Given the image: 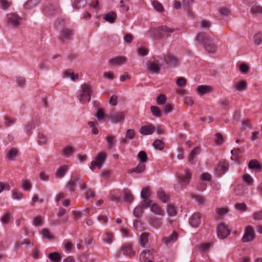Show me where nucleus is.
<instances>
[{
	"instance_id": "29",
	"label": "nucleus",
	"mask_w": 262,
	"mask_h": 262,
	"mask_svg": "<svg viewBox=\"0 0 262 262\" xmlns=\"http://www.w3.org/2000/svg\"><path fill=\"white\" fill-rule=\"evenodd\" d=\"M248 167L251 169L260 171L262 168V165L260 164L257 160H252L249 162Z\"/></svg>"
},
{
	"instance_id": "1",
	"label": "nucleus",
	"mask_w": 262,
	"mask_h": 262,
	"mask_svg": "<svg viewBox=\"0 0 262 262\" xmlns=\"http://www.w3.org/2000/svg\"><path fill=\"white\" fill-rule=\"evenodd\" d=\"M195 39L203 44L205 50L209 53H215L217 46L212 42L214 40V36L212 33L208 34L205 32H200L196 36Z\"/></svg>"
},
{
	"instance_id": "63",
	"label": "nucleus",
	"mask_w": 262,
	"mask_h": 262,
	"mask_svg": "<svg viewBox=\"0 0 262 262\" xmlns=\"http://www.w3.org/2000/svg\"><path fill=\"white\" fill-rule=\"evenodd\" d=\"M134 39V36L129 33H126L124 36V41L127 43H130Z\"/></svg>"
},
{
	"instance_id": "13",
	"label": "nucleus",
	"mask_w": 262,
	"mask_h": 262,
	"mask_svg": "<svg viewBox=\"0 0 262 262\" xmlns=\"http://www.w3.org/2000/svg\"><path fill=\"white\" fill-rule=\"evenodd\" d=\"M156 130L154 125L150 123L147 125L141 126L140 129V133L143 135H151Z\"/></svg>"
},
{
	"instance_id": "51",
	"label": "nucleus",
	"mask_w": 262,
	"mask_h": 262,
	"mask_svg": "<svg viewBox=\"0 0 262 262\" xmlns=\"http://www.w3.org/2000/svg\"><path fill=\"white\" fill-rule=\"evenodd\" d=\"M192 198L195 199L199 205L204 204L206 201L205 198L201 195L194 194L192 195Z\"/></svg>"
},
{
	"instance_id": "24",
	"label": "nucleus",
	"mask_w": 262,
	"mask_h": 262,
	"mask_svg": "<svg viewBox=\"0 0 262 262\" xmlns=\"http://www.w3.org/2000/svg\"><path fill=\"white\" fill-rule=\"evenodd\" d=\"M149 207L151 211L155 214L162 216L164 215V211L158 204L152 203Z\"/></svg>"
},
{
	"instance_id": "14",
	"label": "nucleus",
	"mask_w": 262,
	"mask_h": 262,
	"mask_svg": "<svg viewBox=\"0 0 262 262\" xmlns=\"http://www.w3.org/2000/svg\"><path fill=\"white\" fill-rule=\"evenodd\" d=\"M148 223L153 227L158 229L162 225V219L151 215L148 220Z\"/></svg>"
},
{
	"instance_id": "42",
	"label": "nucleus",
	"mask_w": 262,
	"mask_h": 262,
	"mask_svg": "<svg viewBox=\"0 0 262 262\" xmlns=\"http://www.w3.org/2000/svg\"><path fill=\"white\" fill-rule=\"evenodd\" d=\"M134 199V196L130 191H124L123 195V200H124V201L128 203H131L133 201Z\"/></svg>"
},
{
	"instance_id": "7",
	"label": "nucleus",
	"mask_w": 262,
	"mask_h": 262,
	"mask_svg": "<svg viewBox=\"0 0 262 262\" xmlns=\"http://www.w3.org/2000/svg\"><path fill=\"white\" fill-rule=\"evenodd\" d=\"M165 63L170 68H174L179 64V61L176 56L168 53L163 55Z\"/></svg>"
},
{
	"instance_id": "5",
	"label": "nucleus",
	"mask_w": 262,
	"mask_h": 262,
	"mask_svg": "<svg viewBox=\"0 0 262 262\" xmlns=\"http://www.w3.org/2000/svg\"><path fill=\"white\" fill-rule=\"evenodd\" d=\"M150 195L151 190L150 186H147L145 187H144L141 191V196L143 199V205H145V208L149 207L151 205V204L152 203V201L150 199H148Z\"/></svg>"
},
{
	"instance_id": "20",
	"label": "nucleus",
	"mask_w": 262,
	"mask_h": 262,
	"mask_svg": "<svg viewBox=\"0 0 262 262\" xmlns=\"http://www.w3.org/2000/svg\"><path fill=\"white\" fill-rule=\"evenodd\" d=\"M193 0H183L182 5L183 9L187 12L189 16H192L193 12L191 9V5L193 4Z\"/></svg>"
},
{
	"instance_id": "3",
	"label": "nucleus",
	"mask_w": 262,
	"mask_h": 262,
	"mask_svg": "<svg viewBox=\"0 0 262 262\" xmlns=\"http://www.w3.org/2000/svg\"><path fill=\"white\" fill-rule=\"evenodd\" d=\"M81 92L79 96L80 102L84 104L90 102L92 93L91 86L86 83H83L81 85Z\"/></svg>"
},
{
	"instance_id": "11",
	"label": "nucleus",
	"mask_w": 262,
	"mask_h": 262,
	"mask_svg": "<svg viewBox=\"0 0 262 262\" xmlns=\"http://www.w3.org/2000/svg\"><path fill=\"white\" fill-rule=\"evenodd\" d=\"M72 35L73 32L71 30L68 28H64L60 32L59 39L61 41L64 42L65 40L71 39Z\"/></svg>"
},
{
	"instance_id": "46",
	"label": "nucleus",
	"mask_w": 262,
	"mask_h": 262,
	"mask_svg": "<svg viewBox=\"0 0 262 262\" xmlns=\"http://www.w3.org/2000/svg\"><path fill=\"white\" fill-rule=\"evenodd\" d=\"M167 211L170 216H174L177 214V210L176 208L171 204H169L167 206Z\"/></svg>"
},
{
	"instance_id": "33",
	"label": "nucleus",
	"mask_w": 262,
	"mask_h": 262,
	"mask_svg": "<svg viewBox=\"0 0 262 262\" xmlns=\"http://www.w3.org/2000/svg\"><path fill=\"white\" fill-rule=\"evenodd\" d=\"M144 208H145V205H143V203L140 205L137 206L134 210L133 213L134 215L139 218L141 215L144 213Z\"/></svg>"
},
{
	"instance_id": "50",
	"label": "nucleus",
	"mask_w": 262,
	"mask_h": 262,
	"mask_svg": "<svg viewBox=\"0 0 262 262\" xmlns=\"http://www.w3.org/2000/svg\"><path fill=\"white\" fill-rule=\"evenodd\" d=\"M150 110L152 115L156 117H160L161 115V112L160 108L156 106H151Z\"/></svg>"
},
{
	"instance_id": "32",
	"label": "nucleus",
	"mask_w": 262,
	"mask_h": 262,
	"mask_svg": "<svg viewBox=\"0 0 262 262\" xmlns=\"http://www.w3.org/2000/svg\"><path fill=\"white\" fill-rule=\"evenodd\" d=\"M44 11L48 14L53 15L58 12L59 9L57 7L49 5L45 7Z\"/></svg>"
},
{
	"instance_id": "34",
	"label": "nucleus",
	"mask_w": 262,
	"mask_h": 262,
	"mask_svg": "<svg viewBox=\"0 0 262 262\" xmlns=\"http://www.w3.org/2000/svg\"><path fill=\"white\" fill-rule=\"evenodd\" d=\"M40 0H28L24 5L26 9H30L37 5Z\"/></svg>"
},
{
	"instance_id": "43",
	"label": "nucleus",
	"mask_w": 262,
	"mask_h": 262,
	"mask_svg": "<svg viewBox=\"0 0 262 262\" xmlns=\"http://www.w3.org/2000/svg\"><path fill=\"white\" fill-rule=\"evenodd\" d=\"M148 233H143L140 236V245L142 247H144L145 245L148 243Z\"/></svg>"
},
{
	"instance_id": "17",
	"label": "nucleus",
	"mask_w": 262,
	"mask_h": 262,
	"mask_svg": "<svg viewBox=\"0 0 262 262\" xmlns=\"http://www.w3.org/2000/svg\"><path fill=\"white\" fill-rule=\"evenodd\" d=\"M178 178L181 183L187 184L190 182L191 178V173L189 169H186L184 174H180Z\"/></svg>"
},
{
	"instance_id": "64",
	"label": "nucleus",
	"mask_w": 262,
	"mask_h": 262,
	"mask_svg": "<svg viewBox=\"0 0 262 262\" xmlns=\"http://www.w3.org/2000/svg\"><path fill=\"white\" fill-rule=\"evenodd\" d=\"M250 11L252 14L262 13V7L259 6H253L251 8Z\"/></svg>"
},
{
	"instance_id": "8",
	"label": "nucleus",
	"mask_w": 262,
	"mask_h": 262,
	"mask_svg": "<svg viewBox=\"0 0 262 262\" xmlns=\"http://www.w3.org/2000/svg\"><path fill=\"white\" fill-rule=\"evenodd\" d=\"M230 230L228 226L222 223L218 226L217 229V234L218 237L221 239H225L230 234Z\"/></svg>"
},
{
	"instance_id": "28",
	"label": "nucleus",
	"mask_w": 262,
	"mask_h": 262,
	"mask_svg": "<svg viewBox=\"0 0 262 262\" xmlns=\"http://www.w3.org/2000/svg\"><path fill=\"white\" fill-rule=\"evenodd\" d=\"M178 236V234L177 233V232L173 231L172 233L169 236L164 237L162 240L163 242L165 243V244L167 245L169 244L177 241Z\"/></svg>"
},
{
	"instance_id": "23",
	"label": "nucleus",
	"mask_w": 262,
	"mask_h": 262,
	"mask_svg": "<svg viewBox=\"0 0 262 262\" xmlns=\"http://www.w3.org/2000/svg\"><path fill=\"white\" fill-rule=\"evenodd\" d=\"M106 147L108 149L114 148L116 144V137L113 135H108L105 137Z\"/></svg>"
},
{
	"instance_id": "61",
	"label": "nucleus",
	"mask_w": 262,
	"mask_h": 262,
	"mask_svg": "<svg viewBox=\"0 0 262 262\" xmlns=\"http://www.w3.org/2000/svg\"><path fill=\"white\" fill-rule=\"evenodd\" d=\"M157 103L159 105L163 104L166 102V97L165 95L160 94L157 98Z\"/></svg>"
},
{
	"instance_id": "6",
	"label": "nucleus",
	"mask_w": 262,
	"mask_h": 262,
	"mask_svg": "<svg viewBox=\"0 0 262 262\" xmlns=\"http://www.w3.org/2000/svg\"><path fill=\"white\" fill-rule=\"evenodd\" d=\"M255 238V233L253 228L248 226L245 228V233L242 241L243 243H248L253 241Z\"/></svg>"
},
{
	"instance_id": "55",
	"label": "nucleus",
	"mask_w": 262,
	"mask_h": 262,
	"mask_svg": "<svg viewBox=\"0 0 262 262\" xmlns=\"http://www.w3.org/2000/svg\"><path fill=\"white\" fill-rule=\"evenodd\" d=\"M136 135L135 130L133 129H128L126 131L125 137L128 140L133 139Z\"/></svg>"
},
{
	"instance_id": "19",
	"label": "nucleus",
	"mask_w": 262,
	"mask_h": 262,
	"mask_svg": "<svg viewBox=\"0 0 262 262\" xmlns=\"http://www.w3.org/2000/svg\"><path fill=\"white\" fill-rule=\"evenodd\" d=\"M126 58L124 56H118L109 60L108 63L111 66H120L126 62Z\"/></svg>"
},
{
	"instance_id": "21",
	"label": "nucleus",
	"mask_w": 262,
	"mask_h": 262,
	"mask_svg": "<svg viewBox=\"0 0 262 262\" xmlns=\"http://www.w3.org/2000/svg\"><path fill=\"white\" fill-rule=\"evenodd\" d=\"M122 252L123 254L130 257L135 255V251L132 249L130 245H125L122 246L119 254Z\"/></svg>"
},
{
	"instance_id": "10",
	"label": "nucleus",
	"mask_w": 262,
	"mask_h": 262,
	"mask_svg": "<svg viewBox=\"0 0 262 262\" xmlns=\"http://www.w3.org/2000/svg\"><path fill=\"white\" fill-rule=\"evenodd\" d=\"M108 118L113 123L123 122L124 120V114L122 112H117L108 116Z\"/></svg>"
},
{
	"instance_id": "44",
	"label": "nucleus",
	"mask_w": 262,
	"mask_h": 262,
	"mask_svg": "<svg viewBox=\"0 0 262 262\" xmlns=\"http://www.w3.org/2000/svg\"><path fill=\"white\" fill-rule=\"evenodd\" d=\"M12 217L11 213L9 212H6L1 217V221L3 225H8L10 218Z\"/></svg>"
},
{
	"instance_id": "12",
	"label": "nucleus",
	"mask_w": 262,
	"mask_h": 262,
	"mask_svg": "<svg viewBox=\"0 0 262 262\" xmlns=\"http://www.w3.org/2000/svg\"><path fill=\"white\" fill-rule=\"evenodd\" d=\"M229 167L228 163L226 161L220 162L216 168V172L218 176H221L224 174Z\"/></svg>"
},
{
	"instance_id": "40",
	"label": "nucleus",
	"mask_w": 262,
	"mask_h": 262,
	"mask_svg": "<svg viewBox=\"0 0 262 262\" xmlns=\"http://www.w3.org/2000/svg\"><path fill=\"white\" fill-rule=\"evenodd\" d=\"M152 145L155 149L160 150H162L165 147L164 142L162 140L159 139L156 140L154 142Z\"/></svg>"
},
{
	"instance_id": "35",
	"label": "nucleus",
	"mask_w": 262,
	"mask_h": 262,
	"mask_svg": "<svg viewBox=\"0 0 262 262\" xmlns=\"http://www.w3.org/2000/svg\"><path fill=\"white\" fill-rule=\"evenodd\" d=\"M234 87L236 91L242 92L246 90L247 83L246 81L243 80L238 83L234 84Z\"/></svg>"
},
{
	"instance_id": "38",
	"label": "nucleus",
	"mask_w": 262,
	"mask_h": 262,
	"mask_svg": "<svg viewBox=\"0 0 262 262\" xmlns=\"http://www.w3.org/2000/svg\"><path fill=\"white\" fill-rule=\"evenodd\" d=\"M86 0H74L73 7L75 10H78L82 7H84L86 4Z\"/></svg>"
},
{
	"instance_id": "37",
	"label": "nucleus",
	"mask_w": 262,
	"mask_h": 262,
	"mask_svg": "<svg viewBox=\"0 0 262 262\" xmlns=\"http://www.w3.org/2000/svg\"><path fill=\"white\" fill-rule=\"evenodd\" d=\"M152 5L156 11L159 13H162L164 11V8L159 1L155 0L152 2Z\"/></svg>"
},
{
	"instance_id": "18",
	"label": "nucleus",
	"mask_w": 262,
	"mask_h": 262,
	"mask_svg": "<svg viewBox=\"0 0 262 262\" xmlns=\"http://www.w3.org/2000/svg\"><path fill=\"white\" fill-rule=\"evenodd\" d=\"M196 91L198 95L202 96L211 92L212 91V88L209 85H201L198 86L196 89Z\"/></svg>"
},
{
	"instance_id": "39",
	"label": "nucleus",
	"mask_w": 262,
	"mask_h": 262,
	"mask_svg": "<svg viewBox=\"0 0 262 262\" xmlns=\"http://www.w3.org/2000/svg\"><path fill=\"white\" fill-rule=\"evenodd\" d=\"M48 257L52 262H60L61 260L60 255L57 252L50 253Z\"/></svg>"
},
{
	"instance_id": "62",
	"label": "nucleus",
	"mask_w": 262,
	"mask_h": 262,
	"mask_svg": "<svg viewBox=\"0 0 262 262\" xmlns=\"http://www.w3.org/2000/svg\"><path fill=\"white\" fill-rule=\"evenodd\" d=\"M43 223L42 219L41 216L35 217L33 221V224L36 226H40Z\"/></svg>"
},
{
	"instance_id": "56",
	"label": "nucleus",
	"mask_w": 262,
	"mask_h": 262,
	"mask_svg": "<svg viewBox=\"0 0 262 262\" xmlns=\"http://www.w3.org/2000/svg\"><path fill=\"white\" fill-rule=\"evenodd\" d=\"M243 179L249 185H252L253 183L252 178L248 173H246L243 176Z\"/></svg>"
},
{
	"instance_id": "41",
	"label": "nucleus",
	"mask_w": 262,
	"mask_h": 262,
	"mask_svg": "<svg viewBox=\"0 0 262 262\" xmlns=\"http://www.w3.org/2000/svg\"><path fill=\"white\" fill-rule=\"evenodd\" d=\"M253 41L256 45H259L262 43V32H259L256 33L253 37Z\"/></svg>"
},
{
	"instance_id": "52",
	"label": "nucleus",
	"mask_w": 262,
	"mask_h": 262,
	"mask_svg": "<svg viewBox=\"0 0 262 262\" xmlns=\"http://www.w3.org/2000/svg\"><path fill=\"white\" fill-rule=\"evenodd\" d=\"M12 5V2L8 0H0V7L4 9H7Z\"/></svg>"
},
{
	"instance_id": "27",
	"label": "nucleus",
	"mask_w": 262,
	"mask_h": 262,
	"mask_svg": "<svg viewBox=\"0 0 262 262\" xmlns=\"http://www.w3.org/2000/svg\"><path fill=\"white\" fill-rule=\"evenodd\" d=\"M158 198L163 203H167L169 201V196L162 188H159L157 190Z\"/></svg>"
},
{
	"instance_id": "53",
	"label": "nucleus",
	"mask_w": 262,
	"mask_h": 262,
	"mask_svg": "<svg viewBox=\"0 0 262 262\" xmlns=\"http://www.w3.org/2000/svg\"><path fill=\"white\" fill-rule=\"evenodd\" d=\"M88 124L90 127L92 128V133L95 135H97L99 133V130L96 126L98 125V123H96L93 121H89Z\"/></svg>"
},
{
	"instance_id": "16",
	"label": "nucleus",
	"mask_w": 262,
	"mask_h": 262,
	"mask_svg": "<svg viewBox=\"0 0 262 262\" xmlns=\"http://www.w3.org/2000/svg\"><path fill=\"white\" fill-rule=\"evenodd\" d=\"M106 158V154L105 152L102 151L98 154L95 158L94 162L97 164L99 169H101L102 164L105 162Z\"/></svg>"
},
{
	"instance_id": "22",
	"label": "nucleus",
	"mask_w": 262,
	"mask_h": 262,
	"mask_svg": "<svg viewBox=\"0 0 262 262\" xmlns=\"http://www.w3.org/2000/svg\"><path fill=\"white\" fill-rule=\"evenodd\" d=\"M146 169V164L143 163H139L137 166L132 169H128L127 171L128 173H132L133 172L137 174L143 172Z\"/></svg>"
},
{
	"instance_id": "59",
	"label": "nucleus",
	"mask_w": 262,
	"mask_h": 262,
	"mask_svg": "<svg viewBox=\"0 0 262 262\" xmlns=\"http://www.w3.org/2000/svg\"><path fill=\"white\" fill-rule=\"evenodd\" d=\"M219 12L223 16H228L230 13V10L227 7H221L219 9Z\"/></svg>"
},
{
	"instance_id": "58",
	"label": "nucleus",
	"mask_w": 262,
	"mask_h": 262,
	"mask_svg": "<svg viewBox=\"0 0 262 262\" xmlns=\"http://www.w3.org/2000/svg\"><path fill=\"white\" fill-rule=\"evenodd\" d=\"M38 143L39 144L43 145L46 144L47 142V137L42 134H39Z\"/></svg>"
},
{
	"instance_id": "2",
	"label": "nucleus",
	"mask_w": 262,
	"mask_h": 262,
	"mask_svg": "<svg viewBox=\"0 0 262 262\" xmlns=\"http://www.w3.org/2000/svg\"><path fill=\"white\" fill-rule=\"evenodd\" d=\"M174 31L175 29L173 28L162 25L157 28H151L146 32V35L155 39H161L168 38Z\"/></svg>"
},
{
	"instance_id": "49",
	"label": "nucleus",
	"mask_w": 262,
	"mask_h": 262,
	"mask_svg": "<svg viewBox=\"0 0 262 262\" xmlns=\"http://www.w3.org/2000/svg\"><path fill=\"white\" fill-rule=\"evenodd\" d=\"M74 152V148L71 146H66L63 149V154L67 157H70Z\"/></svg>"
},
{
	"instance_id": "30",
	"label": "nucleus",
	"mask_w": 262,
	"mask_h": 262,
	"mask_svg": "<svg viewBox=\"0 0 262 262\" xmlns=\"http://www.w3.org/2000/svg\"><path fill=\"white\" fill-rule=\"evenodd\" d=\"M154 252V250H146L142 251L140 255V262H146L149 256L152 254Z\"/></svg>"
},
{
	"instance_id": "54",
	"label": "nucleus",
	"mask_w": 262,
	"mask_h": 262,
	"mask_svg": "<svg viewBox=\"0 0 262 262\" xmlns=\"http://www.w3.org/2000/svg\"><path fill=\"white\" fill-rule=\"evenodd\" d=\"M42 234L43 236L48 239L49 240H53L54 239V236L51 234V233L49 232V230L47 228L43 229L42 231Z\"/></svg>"
},
{
	"instance_id": "36",
	"label": "nucleus",
	"mask_w": 262,
	"mask_h": 262,
	"mask_svg": "<svg viewBox=\"0 0 262 262\" xmlns=\"http://www.w3.org/2000/svg\"><path fill=\"white\" fill-rule=\"evenodd\" d=\"M137 159L140 161V163H143L145 164L148 161V157L146 152L143 150L140 151L137 155Z\"/></svg>"
},
{
	"instance_id": "31",
	"label": "nucleus",
	"mask_w": 262,
	"mask_h": 262,
	"mask_svg": "<svg viewBox=\"0 0 262 262\" xmlns=\"http://www.w3.org/2000/svg\"><path fill=\"white\" fill-rule=\"evenodd\" d=\"M117 18V14L114 12H111L104 15L103 19L110 23H114Z\"/></svg>"
},
{
	"instance_id": "57",
	"label": "nucleus",
	"mask_w": 262,
	"mask_h": 262,
	"mask_svg": "<svg viewBox=\"0 0 262 262\" xmlns=\"http://www.w3.org/2000/svg\"><path fill=\"white\" fill-rule=\"evenodd\" d=\"M76 186V183H75L74 181L71 180L67 183L66 187L71 192H74L75 190V187Z\"/></svg>"
},
{
	"instance_id": "25",
	"label": "nucleus",
	"mask_w": 262,
	"mask_h": 262,
	"mask_svg": "<svg viewBox=\"0 0 262 262\" xmlns=\"http://www.w3.org/2000/svg\"><path fill=\"white\" fill-rule=\"evenodd\" d=\"M201 151L200 147H195L190 153L188 157V161L191 164H194L195 162L194 160L196 158V156L198 155Z\"/></svg>"
},
{
	"instance_id": "45",
	"label": "nucleus",
	"mask_w": 262,
	"mask_h": 262,
	"mask_svg": "<svg viewBox=\"0 0 262 262\" xmlns=\"http://www.w3.org/2000/svg\"><path fill=\"white\" fill-rule=\"evenodd\" d=\"M18 150L15 148H12L7 154V158L9 159L12 160L17 156Z\"/></svg>"
},
{
	"instance_id": "60",
	"label": "nucleus",
	"mask_w": 262,
	"mask_h": 262,
	"mask_svg": "<svg viewBox=\"0 0 262 262\" xmlns=\"http://www.w3.org/2000/svg\"><path fill=\"white\" fill-rule=\"evenodd\" d=\"M235 208L237 210H239L240 211H242V212L245 211L247 210V205L244 203H236L235 205Z\"/></svg>"
},
{
	"instance_id": "9",
	"label": "nucleus",
	"mask_w": 262,
	"mask_h": 262,
	"mask_svg": "<svg viewBox=\"0 0 262 262\" xmlns=\"http://www.w3.org/2000/svg\"><path fill=\"white\" fill-rule=\"evenodd\" d=\"M201 217L202 215L200 212L194 213L189 219V224L193 228L198 227L201 223Z\"/></svg>"
},
{
	"instance_id": "15",
	"label": "nucleus",
	"mask_w": 262,
	"mask_h": 262,
	"mask_svg": "<svg viewBox=\"0 0 262 262\" xmlns=\"http://www.w3.org/2000/svg\"><path fill=\"white\" fill-rule=\"evenodd\" d=\"M147 70L152 73H159L161 67L159 65V61L158 60L154 62H149L147 63Z\"/></svg>"
},
{
	"instance_id": "47",
	"label": "nucleus",
	"mask_w": 262,
	"mask_h": 262,
	"mask_svg": "<svg viewBox=\"0 0 262 262\" xmlns=\"http://www.w3.org/2000/svg\"><path fill=\"white\" fill-rule=\"evenodd\" d=\"M95 116L98 121L102 120L105 117L108 118V115H104V112L103 111L102 109H101V108H99Z\"/></svg>"
},
{
	"instance_id": "48",
	"label": "nucleus",
	"mask_w": 262,
	"mask_h": 262,
	"mask_svg": "<svg viewBox=\"0 0 262 262\" xmlns=\"http://www.w3.org/2000/svg\"><path fill=\"white\" fill-rule=\"evenodd\" d=\"M219 103L223 109L225 110H229L230 107V101L228 99L225 98L222 99L220 100Z\"/></svg>"
},
{
	"instance_id": "4",
	"label": "nucleus",
	"mask_w": 262,
	"mask_h": 262,
	"mask_svg": "<svg viewBox=\"0 0 262 262\" xmlns=\"http://www.w3.org/2000/svg\"><path fill=\"white\" fill-rule=\"evenodd\" d=\"M7 23L8 25L13 28H17L21 24L22 18L16 13L11 12L7 15Z\"/></svg>"
},
{
	"instance_id": "26",
	"label": "nucleus",
	"mask_w": 262,
	"mask_h": 262,
	"mask_svg": "<svg viewBox=\"0 0 262 262\" xmlns=\"http://www.w3.org/2000/svg\"><path fill=\"white\" fill-rule=\"evenodd\" d=\"M69 167L67 165H63L60 167L55 173V177L58 179L62 178L68 171Z\"/></svg>"
}]
</instances>
